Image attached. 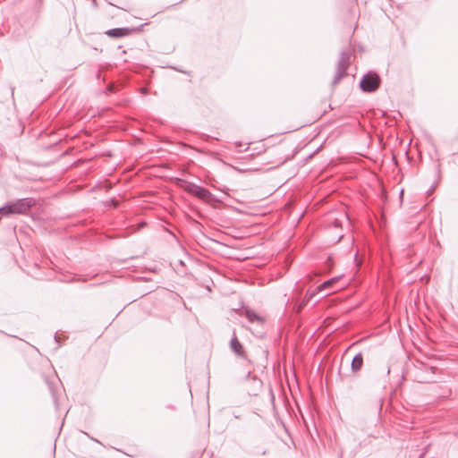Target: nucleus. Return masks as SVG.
I'll return each instance as SVG.
<instances>
[{
	"label": "nucleus",
	"mask_w": 458,
	"mask_h": 458,
	"mask_svg": "<svg viewBox=\"0 0 458 458\" xmlns=\"http://www.w3.org/2000/svg\"><path fill=\"white\" fill-rule=\"evenodd\" d=\"M187 191L195 197H198L203 200H208L212 196V193L206 188L200 187L191 182L188 184Z\"/></svg>",
	"instance_id": "4"
},
{
	"label": "nucleus",
	"mask_w": 458,
	"mask_h": 458,
	"mask_svg": "<svg viewBox=\"0 0 458 458\" xmlns=\"http://www.w3.org/2000/svg\"><path fill=\"white\" fill-rule=\"evenodd\" d=\"M381 79L377 73L368 72L364 74L360 81V88L363 92H375L380 86Z\"/></svg>",
	"instance_id": "2"
},
{
	"label": "nucleus",
	"mask_w": 458,
	"mask_h": 458,
	"mask_svg": "<svg viewBox=\"0 0 458 458\" xmlns=\"http://www.w3.org/2000/svg\"><path fill=\"white\" fill-rule=\"evenodd\" d=\"M340 279V276L332 277L329 280L325 281L318 287V292H322L331 289Z\"/></svg>",
	"instance_id": "8"
},
{
	"label": "nucleus",
	"mask_w": 458,
	"mask_h": 458,
	"mask_svg": "<svg viewBox=\"0 0 458 458\" xmlns=\"http://www.w3.org/2000/svg\"><path fill=\"white\" fill-rule=\"evenodd\" d=\"M246 318L250 322H261L262 318L253 310H246Z\"/></svg>",
	"instance_id": "9"
},
{
	"label": "nucleus",
	"mask_w": 458,
	"mask_h": 458,
	"mask_svg": "<svg viewBox=\"0 0 458 458\" xmlns=\"http://www.w3.org/2000/svg\"><path fill=\"white\" fill-rule=\"evenodd\" d=\"M363 365V357L361 353L356 354L351 363V369L352 372L359 371Z\"/></svg>",
	"instance_id": "7"
},
{
	"label": "nucleus",
	"mask_w": 458,
	"mask_h": 458,
	"mask_svg": "<svg viewBox=\"0 0 458 458\" xmlns=\"http://www.w3.org/2000/svg\"><path fill=\"white\" fill-rule=\"evenodd\" d=\"M14 88H12V94L13 95Z\"/></svg>",
	"instance_id": "12"
},
{
	"label": "nucleus",
	"mask_w": 458,
	"mask_h": 458,
	"mask_svg": "<svg viewBox=\"0 0 458 458\" xmlns=\"http://www.w3.org/2000/svg\"><path fill=\"white\" fill-rule=\"evenodd\" d=\"M14 215L11 202H8L5 206L0 208V216H7Z\"/></svg>",
	"instance_id": "10"
},
{
	"label": "nucleus",
	"mask_w": 458,
	"mask_h": 458,
	"mask_svg": "<svg viewBox=\"0 0 458 458\" xmlns=\"http://www.w3.org/2000/svg\"><path fill=\"white\" fill-rule=\"evenodd\" d=\"M351 53L350 51H342L340 53L339 60L336 64V72L332 81V86L337 85L340 81L346 76L347 69L351 64Z\"/></svg>",
	"instance_id": "1"
},
{
	"label": "nucleus",
	"mask_w": 458,
	"mask_h": 458,
	"mask_svg": "<svg viewBox=\"0 0 458 458\" xmlns=\"http://www.w3.org/2000/svg\"><path fill=\"white\" fill-rule=\"evenodd\" d=\"M230 347L235 354H237L238 356H243V346L242 345V344L240 343V341L238 340L234 334L233 338L231 339Z\"/></svg>",
	"instance_id": "6"
},
{
	"label": "nucleus",
	"mask_w": 458,
	"mask_h": 458,
	"mask_svg": "<svg viewBox=\"0 0 458 458\" xmlns=\"http://www.w3.org/2000/svg\"><path fill=\"white\" fill-rule=\"evenodd\" d=\"M131 30L129 28H115L108 30L106 34L111 38H123L131 33Z\"/></svg>",
	"instance_id": "5"
},
{
	"label": "nucleus",
	"mask_w": 458,
	"mask_h": 458,
	"mask_svg": "<svg viewBox=\"0 0 458 458\" xmlns=\"http://www.w3.org/2000/svg\"><path fill=\"white\" fill-rule=\"evenodd\" d=\"M10 202L14 215H25L36 204V200L32 198H23Z\"/></svg>",
	"instance_id": "3"
},
{
	"label": "nucleus",
	"mask_w": 458,
	"mask_h": 458,
	"mask_svg": "<svg viewBox=\"0 0 458 458\" xmlns=\"http://www.w3.org/2000/svg\"><path fill=\"white\" fill-rule=\"evenodd\" d=\"M335 226H338V222L335 221Z\"/></svg>",
	"instance_id": "13"
},
{
	"label": "nucleus",
	"mask_w": 458,
	"mask_h": 458,
	"mask_svg": "<svg viewBox=\"0 0 458 458\" xmlns=\"http://www.w3.org/2000/svg\"><path fill=\"white\" fill-rule=\"evenodd\" d=\"M343 287H344V285H340L339 287L335 288L334 291H337L338 289H341Z\"/></svg>",
	"instance_id": "11"
}]
</instances>
